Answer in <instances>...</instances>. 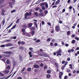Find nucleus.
<instances>
[{"mask_svg": "<svg viewBox=\"0 0 79 79\" xmlns=\"http://www.w3.org/2000/svg\"><path fill=\"white\" fill-rule=\"evenodd\" d=\"M18 44L19 45H20L21 44V41H19L18 42Z\"/></svg>", "mask_w": 79, "mask_h": 79, "instance_id": "obj_48", "label": "nucleus"}, {"mask_svg": "<svg viewBox=\"0 0 79 79\" xmlns=\"http://www.w3.org/2000/svg\"><path fill=\"white\" fill-rule=\"evenodd\" d=\"M19 49L22 50L24 49V47L20 46L19 48Z\"/></svg>", "mask_w": 79, "mask_h": 79, "instance_id": "obj_11", "label": "nucleus"}, {"mask_svg": "<svg viewBox=\"0 0 79 79\" xmlns=\"http://www.w3.org/2000/svg\"><path fill=\"white\" fill-rule=\"evenodd\" d=\"M45 5V7L46 8H48V4L47 3Z\"/></svg>", "mask_w": 79, "mask_h": 79, "instance_id": "obj_35", "label": "nucleus"}, {"mask_svg": "<svg viewBox=\"0 0 79 79\" xmlns=\"http://www.w3.org/2000/svg\"><path fill=\"white\" fill-rule=\"evenodd\" d=\"M75 42H76V40H73L72 41V42H71V43H72L73 44H74Z\"/></svg>", "mask_w": 79, "mask_h": 79, "instance_id": "obj_20", "label": "nucleus"}, {"mask_svg": "<svg viewBox=\"0 0 79 79\" xmlns=\"http://www.w3.org/2000/svg\"><path fill=\"white\" fill-rule=\"evenodd\" d=\"M9 5L11 7V8H13V5L11 2H9Z\"/></svg>", "mask_w": 79, "mask_h": 79, "instance_id": "obj_21", "label": "nucleus"}, {"mask_svg": "<svg viewBox=\"0 0 79 79\" xmlns=\"http://www.w3.org/2000/svg\"><path fill=\"white\" fill-rule=\"evenodd\" d=\"M6 47H10L9 44H6Z\"/></svg>", "mask_w": 79, "mask_h": 79, "instance_id": "obj_62", "label": "nucleus"}, {"mask_svg": "<svg viewBox=\"0 0 79 79\" xmlns=\"http://www.w3.org/2000/svg\"><path fill=\"white\" fill-rule=\"evenodd\" d=\"M22 32H25V31H26L25 30V29H23L22 30Z\"/></svg>", "mask_w": 79, "mask_h": 79, "instance_id": "obj_42", "label": "nucleus"}, {"mask_svg": "<svg viewBox=\"0 0 79 79\" xmlns=\"http://www.w3.org/2000/svg\"><path fill=\"white\" fill-rule=\"evenodd\" d=\"M62 52V51L61 49H60L56 53L57 54H60V53H61V52Z\"/></svg>", "mask_w": 79, "mask_h": 79, "instance_id": "obj_3", "label": "nucleus"}, {"mask_svg": "<svg viewBox=\"0 0 79 79\" xmlns=\"http://www.w3.org/2000/svg\"><path fill=\"white\" fill-rule=\"evenodd\" d=\"M19 60L20 61H22L23 59H22V56H20L19 57Z\"/></svg>", "mask_w": 79, "mask_h": 79, "instance_id": "obj_18", "label": "nucleus"}, {"mask_svg": "<svg viewBox=\"0 0 79 79\" xmlns=\"http://www.w3.org/2000/svg\"><path fill=\"white\" fill-rule=\"evenodd\" d=\"M21 43L23 45L24 44H25V42H23V41L22 42H21Z\"/></svg>", "mask_w": 79, "mask_h": 79, "instance_id": "obj_58", "label": "nucleus"}, {"mask_svg": "<svg viewBox=\"0 0 79 79\" xmlns=\"http://www.w3.org/2000/svg\"><path fill=\"white\" fill-rule=\"evenodd\" d=\"M55 65H56L57 66V67L58 68L59 67L58 66V63H55Z\"/></svg>", "mask_w": 79, "mask_h": 79, "instance_id": "obj_32", "label": "nucleus"}, {"mask_svg": "<svg viewBox=\"0 0 79 79\" xmlns=\"http://www.w3.org/2000/svg\"><path fill=\"white\" fill-rule=\"evenodd\" d=\"M5 19H4L3 21L2 22V24L3 26L5 24Z\"/></svg>", "mask_w": 79, "mask_h": 79, "instance_id": "obj_13", "label": "nucleus"}, {"mask_svg": "<svg viewBox=\"0 0 79 79\" xmlns=\"http://www.w3.org/2000/svg\"><path fill=\"white\" fill-rule=\"evenodd\" d=\"M9 73V71H7V70H6V71H5L4 72V73H5V74H6H6H8V73Z\"/></svg>", "mask_w": 79, "mask_h": 79, "instance_id": "obj_22", "label": "nucleus"}, {"mask_svg": "<svg viewBox=\"0 0 79 79\" xmlns=\"http://www.w3.org/2000/svg\"><path fill=\"white\" fill-rule=\"evenodd\" d=\"M19 23V19H18L16 22V24H18Z\"/></svg>", "mask_w": 79, "mask_h": 79, "instance_id": "obj_25", "label": "nucleus"}, {"mask_svg": "<svg viewBox=\"0 0 79 79\" xmlns=\"http://www.w3.org/2000/svg\"><path fill=\"white\" fill-rule=\"evenodd\" d=\"M44 13H42L40 14V15H42V16H44Z\"/></svg>", "mask_w": 79, "mask_h": 79, "instance_id": "obj_56", "label": "nucleus"}, {"mask_svg": "<svg viewBox=\"0 0 79 79\" xmlns=\"http://www.w3.org/2000/svg\"><path fill=\"white\" fill-rule=\"evenodd\" d=\"M2 13H5V10H4L3 9H2Z\"/></svg>", "mask_w": 79, "mask_h": 79, "instance_id": "obj_50", "label": "nucleus"}, {"mask_svg": "<svg viewBox=\"0 0 79 79\" xmlns=\"http://www.w3.org/2000/svg\"><path fill=\"white\" fill-rule=\"evenodd\" d=\"M65 45L66 47H68V46H69V44H65Z\"/></svg>", "mask_w": 79, "mask_h": 79, "instance_id": "obj_41", "label": "nucleus"}, {"mask_svg": "<svg viewBox=\"0 0 79 79\" xmlns=\"http://www.w3.org/2000/svg\"><path fill=\"white\" fill-rule=\"evenodd\" d=\"M68 79V76H67L66 75L64 77V79Z\"/></svg>", "mask_w": 79, "mask_h": 79, "instance_id": "obj_40", "label": "nucleus"}, {"mask_svg": "<svg viewBox=\"0 0 79 79\" xmlns=\"http://www.w3.org/2000/svg\"><path fill=\"white\" fill-rule=\"evenodd\" d=\"M3 0H1L0 1V5H1L2 3H3Z\"/></svg>", "mask_w": 79, "mask_h": 79, "instance_id": "obj_36", "label": "nucleus"}, {"mask_svg": "<svg viewBox=\"0 0 79 79\" xmlns=\"http://www.w3.org/2000/svg\"><path fill=\"white\" fill-rule=\"evenodd\" d=\"M47 42H50V38H48L47 40Z\"/></svg>", "mask_w": 79, "mask_h": 79, "instance_id": "obj_33", "label": "nucleus"}, {"mask_svg": "<svg viewBox=\"0 0 79 79\" xmlns=\"http://www.w3.org/2000/svg\"><path fill=\"white\" fill-rule=\"evenodd\" d=\"M5 47V45H1V47Z\"/></svg>", "mask_w": 79, "mask_h": 79, "instance_id": "obj_49", "label": "nucleus"}, {"mask_svg": "<svg viewBox=\"0 0 79 79\" xmlns=\"http://www.w3.org/2000/svg\"><path fill=\"white\" fill-rule=\"evenodd\" d=\"M3 53L5 54H12V52L11 51H6L3 52Z\"/></svg>", "mask_w": 79, "mask_h": 79, "instance_id": "obj_2", "label": "nucleus"}, {"mask_svg": "<svg viewBox=\"0 0 79 79\" xmlns=\"http://www.w3.org/2000/svg\"><path fill=\"white\" fill-rule=\"evenodd\" d=\"M32 24H33V23H30L28 24V27H29V28L31 27H32Z\"/></svg>", "mask_w": 79, "mask_h": 79, "instance_id": "obj_5", "label": "nucleus"}, {"mask_svg": "<svg viewBox=\"0 0 79 79\" xmlns=\"http://www.w3.org/2000/svg\"><path fill=\"white\" fill-rule=\"evenodd\" d=\"M47 2H43L42 4H40L41 6H43V5H45L47 4Z\"/></svg>", "mask_w": 79, "mask_h": 79, "instance_id": "obj_6", "label": "nucleus"}, {"mask_svg": "<svg viewBox=\"0 0 79 79\" xmlns=\"http://www.w3.org/2000/svg\"><path fill=\"white\" fill-rule=\"evenodd\" d=\"M67 35H69L70 34V31H68L67 33Z\"/></svg>", "mask_w": 79, "mask_h": 79, "instance_id": "obj_31", "label": "nucleus"}, {"mask_svg": "<svg viewBox=\"0 0 79 79\" xmlns=\"http://www.w3.org/2000/svg\"><path fill=\"white\" fill-rule=\"evenodd\" d=\"M2 60L4 61V62H5V61H6V59H5V58H4V59H2Z\"/></svg>", "mask_w": 79, "mask_h": 79, "instance_id": "obj_27", "label": "nucleus"}, {"mask_svg": "<svg viewBox=\"0 0 79 79\" xmlns=\"http://www.w3.org/2000/svg\"><path fill=\"white\" fill-rule=\"evenodd\" d=\"M12 25H13V23H11L10 25L8 26L6 28V30L7 29H8V28H9V27H11V26H12Z\"/></svg>", "mask_w": 79, "mask_h": 79, "instance_id": "obj_8", "label": "nucleus"}, {"mask_svg": "<svg viewBox=\"0 0 79 79\" xmlns=\"http://www.w3.org/2000/svg\"><path fill=\"white\" fill-rule=\"evenodd\" d=\"M29 11L31 13L33 11V10H32V9H30V10Z\"/></svg>", "mask_w": 79, "mask_h": 79, "instance_id": "obj_60", "label": "nucleus"}, {"mask_svg": "<svg viewBox=\"0 0 79 79\" xmlns=\"http://www.w3.org/2000/svg\"><path fill=\"white\" fill-rule=\"evenodd\" d=\"M31 30H32V31H34V30H35V28L34 27H32L31 28Z\"/></svg>", "mask_w": 79, "mask_h": 79, "instance_id": "obj_28", "label": "nucleus"}, {"mask_svg": "<svg viewBox=\"0 0 79 79\" xmlns=\"http://www.w3.org/2000/svg\"><path fill=\"white\" fill-rule=\"evenodd\" d=\"M34 15L36 16H39V15H38V13L37 12H35L34 13Z\"/></svg>", "mask_w": 79, "mask_h": 79, "instance_id": "obj_10", "label": "nucleus"}, {"mask_svg": "<svg viewBox=\"0 0 79 79\" xmlns=\"http://www.w3.org/2000/svg\"><path fill=\"white\" fill-rule=\"evenodd\" d=\"M40 66L41 67H43V66H44V64L42 63L41 64Z\"/></svg>", "mask_w": 79, "mask_h": 79, "instance_id": "obj_52", "label": "nucleus"}, {"mask_svg": "<svg viewBox=\"0 0 79 79\" xmlns=\"http://www.w3.org/2000/svg\"><path fill=\"white\" fill-rule=\"evenodd\" d=\"M29 49L30 50L31 52H34L33 50V48H29Z\"/></svg>", "mask_w": 79, "mask_h": 79, "instance_id": "obj_19", "label": "nucleus"}, {"mask_svg": "<svg viewBox=\"0 0 79 79\" xmlns=\"http://www.w3.org/2000/svg\"><path fill=\"white\" fill-rule=\"evenodd\" d=\"M16 10L15 9H14V10H12V11H11V12L12 13H15V12H16Z\"/></svg>", "mask_w": 79, "mask_h": 79, "instance_id": "obj_24", "label": "nucleus"}, {"mask_svg": "<svg viewBox=\"0 0 79 79\" xmlns=\"http://www.w3.org/2000/svg\"><path fill=\"white\" fill-rule=\"evenodd\" d=\"M11 41V40H6V42H9Z\"/></svg>", "mask_w": 79, "mask_h": 79, "instance_id": "obj_53", "label": "nucleus"}, {"mask_svg": "<svg viewBox=\"0 0 79 79\" xmlns=\"http://www.w3.org/2000/svg\"><path fill=\"white\" fill-rule=\"evenodd\" d=\"M23 28H25V27H26V25H24L22 26Z\"/></svg>", "mask_w": 79, "mask_h": 79, "instance_id": "obj_38", "label": "nucleus"}, {"mask_svg": "<svg viewBox=\"0 0 79 79\" xmlns=\"http://www.w3.org/2000/svg\"><path fill=\"white\" fill-rule=\"evenodd\" d=\"M47 69V66H45L44 67V69Z\"/></svg>", "mask_w": 79, "mask_h": 79, "instance_id": "obj_59", "label": "nucleus"}, {"mask_svg": "<svg viewBox=\"0 0 79 79\" xmlns=\"http://www.w3.org/2000/svg\"><path fill=\"white\" fill-rule=\"evenodd\" d=\"M64 63H65V61H64V60L62 62V64H64Z\"/></svg>", "mask_w": 79, "mask_h": 79, "instance_id": "obj_61", "label": "nucleus"}, {"mask_svg": "<svg viewBox=\"0 0 79 79\" xmlns=\"http://www.w3.org/2000/svg\"><path fill=\"white\" fill-rule=\"evenodd\" d=\"M12 63L13 64V65L14 66H16V62L15 61H13L12 62Z\"/></svg>", "mask_w": 79, "mask_h": 79, "instance_id": "obj_7", "label": "nucleus"}, {"mask_svg": "<svg viewBox=\"0 0 79 79\" xmlns=\"http://www.w3.org/2000/svg\"><path fill=\"white\" fill-rule=\"evenodd\" d=\"M34 33H35V31H33L31 32V34L32 35H34Z\"/></svg>", "mask_w": 79, "mask_h": 79, "instance_id": "obj_29", "label": "nucleus"}, {"mask_svg": "<svg viewBox=\"0 0 79 79\" xmlns=\"http://www.w3.org/2000/svg\"><path fill=\"white\" fill-rule=\"evenodd\" d=\"M11 76V74H10V75L7 77L5 79H8V78H9V77H10Z\"/></svg>", "mask_w": 79, "mask_h": 79, "instance_id": "obj_45", "label": "nucleus"}, {"mask_svg": "<svg viewBox=\"0 0 79 79\" xmlns=\"http://www.w3.org/2000/svg\"><path fill=\"white\" fill-rule=\"evenodd\" d=\"M0 75H1V76H4V74L1 73H0Z\"/></svg>", "mask_w": 79, "mask_h": 79, "instance_id": "obj_57", "label": "nucleus"}, {"mask_svg": "<svg viewBox=\"0 0 79 79\" xmlns=\"http://www.w3.org/2000/svg\"><path fill=\"white\" fill-rule=\"evenodd\" d=\"M10 68V66L9 65L7 67V69H9Z\"/></svg>", "mask_w": 79, "mask_h": 79, "instance_id": "obj_44", "label": "nucleus"}, {"mask_svg": "<svg viewBox=\"0 0 79 79\" xmlns=\"http://www.w3.org/2000/svg\"><path fill=\"white\" fill-rule=\"evenodd\" d=\"M56 31H58L60 30V27H59L56 26Z\"/></svg>", "mask_w": 79, "mask_h": 79, "instance_id": "obj_9", "label": "nucleus"}, {"mask_svg": "<svg viewBox=\"0 0 79 79\" xmlns=\"http://www.w3.org/2000/svg\"><path fill=\"white\" fill-rule=\"evenodd\" d=\"M16 24H15V25L13 26V27L11 28V29H15V27H16Z\"/></svg>", "mask_w": 79, "mask_h": 79, "instance_id": "obj_12", "label": "nucleus"}, {"mask_svg": "<svg viewBox=\"0 0 79 79\" xmlns=\"http://www.w3.org/2000/svg\"><path fill=\"white\" fill-rule=\"evenodd\" d=\"M32 13L31 12H27L24 15L25 18H27V16H31V15Z\"/></svg>", "mask_w": 79, "mask_h": 79, "instance_id": "obj_1", "label": "nucleus"}, {"mask_svg": "<svg viewBox=\"0 0 79 79\" xmlns=\"http://www.w3.org/2000/svg\"><path fill=\"white\" fill-rule=\"evenodd\" d=\"M42 25H44V24H45V22H44V21H42Z\"/></svg>", "mask_w": 79, "mask_h": 79, "instance_id": "obj_55", "label": "nucleus"}, {"mask_svg": "<svg viewBox=\"0 0 79 79\" xmlns=\"http://www.w3.org/2000/svg\"><path fill=\"white\" fill-rule=\"evenodd\" d=\"M18 79H22V78L20 77H18Z\"/></svg>", "mask_w": 79, "mask_h": 79, "instance_id": "obj_64", "label": "nucleus"}, {"mask_svg": "<svg viewBox=\"0 0 79 79\" xmlns=\"http://www.w3.org/2000/svg\"><path fill=\"white\" fill-rule=\"evenodd\" d=\"M0 6L1 8H3V7H4V6H5V4L2 5Z\"/></svg>", "mask_w": 79, "mask_h": 79, "instance_id": "obj_37", "label": "nucleus"}, {"mask_svg": "<svg viewBox=\"0 0 79 79\" xmlns=\"http://www.w3.org/2000/svg\"><path fill=\"white\" fill-rule=\"evenodd\" d=\"M47 24H48V25H49V26H51V23H47Z\"/></svg>", "mask_w": 79, "mask_h": 79, "instance_id": "obj_51", "label": "nucleus"}, {"mask_svg": "<svg viewBox=\"0 0 79 79\" xmlns=\"http://www.w3.org/2000/svg\"><path fill=\"white\" fill-rule=\"evenodd\" d=\"M34 72H35V73H37V72H38V71L37 70V69H35L34 70Z\"/></svg>", "mask_w": 79, "mask_h": 79, "instance_id": "obj_34", "label": "nucleus"}, {"mask_svg": "<svg viewBox=\"0 0 79 79\" xmlns=\"http://www.w3.org/2000/svg\"><path fill=\"white\" fill-rule=\"evenodd\" d=\"M44 13H45V14H47L48 13V11H45L44 12Z\"/></svg>", "mask_w": 79, "mask_h": 79, "instance_id": "obj_43", "label": "nucleus"}, {"mask_svg": "<svg viewBox=\"0 0 79 79\" xmlns=\"http://www.w3.org/2000/svg\"><path fill=\"white\" fill-rule=\"evenodd\" d=\"M65 66H62L61 68V69L63 70L64 69V68L65 67Z\"/></svg>", "mask_w": 79, "mask_h": 79, "instance_id": "obj_30", "label": "nucleus"}, {"mask_svg": "<svg viewBox=\"0 0 79 79\" xmlns=\"http://www.w3.org/2000/svg\"><path fill=\"white\" fill-rule=\"evenodd\" d=\"M46 77L47 78H50L51 77V76L50 74H48L47 75Z\"/></svg>", "mask_w": 79, "mask_h": 79, "instance_id": "obj_15", "label": "nucleus"}, {"mask_svg": "<svg viewBox=\"0 0 79 79\" xmlns=\"http://www.w3.org/2000/svg\"><path fill=\"white\" fill-rule=\"evenodd\" d=\"M57 7V6H52L53 8H56Z\"/></svg>", "mask_w": 79, "mask_h": 79, "instance_id": "obj_54", "label": "nucleus"}, {"mask_svg": "<svg viewBox=\"0 0 79 79\" xmlns=\"http://www.w3.org/2000/svg\"><path fill=\"white\" fill-rule=\"evenodd\" d=\"M75 39H76V40H79V38H78V37H75Z\"/></svg>", "mask_w": 79, "mask_h": 79, "instance_id": "obj_47", "label": "nucleus"}, {"mask_svg": "<svg viewBox=\"0 0 79 79\" xmlns=\"http://www.w3.org/2000/svg\"><path fill=\"white\" fill-rule=\"evenodd\" d=\"M55 1L52 4V5L51 6H53V5H55Z\"/></svg>", "mask_w": 79, "mask_h": 79, "instance_id": "obj_46", "label": "nucleus"}, {"mask_svg": "<svg viewBox=\"0 0 79 79\" xmlns=\"http://www.w3.org/2000/svg\"><path fill=\"white\" fill-rule=\"evenodd\" d=\"M40 42V40H37L35 41L36 42Z\"/></svg>", "mask_w": 79, "mask_h": 79, "instance_id": "obj_39", "label": "nucleus"}, {"mask_svg": "<svg viewBox=\"0 0 79 79\" xmlns=\"http://www.w3.org/2000/svg\"><path fill=\"white\" fill-rule=\"evenodd\" d=\"M60 3V0H58L56 2V5H58Z\"/></svg>", "mask_w": 79, "mask_h": 79, "instance_id": "obj_23", "label": "nucleus"}, {"mask_svg": "<svg viewBox=\"0 0 79 79\" xmlns=\"http://www.w3.org/2000/svg\"><path fill=\"white\" fill-rule=\"evenodd\" d=\"M34 67L35 68H39V66L37 64H35L34 65Z\"/></svg>", "mask_w": 79, "mask_h": 79, "instance_id": "obj_4", "label": "nucleus"}, {"mask_svg": "<svg viewBox=\"0 0 79 79\" xmlns=\"http://www.w3.org/2000/svg\"><path fill=\"white\" fill-rule=\"evenodd\" d=\"M51 70H48L47 71V73H48V74H50V73H51Z\"/></svg>", "mask_w": 79, "mask_h": 79, "instance_id": "obj_16", "label": "nucleus"}, {"mask_svg": "<svg viewBox=\"0 0 79 79\" xmlns=\"http://www.w3.org/2000/svg\"><path fill=\"white\" fill-rule=\"evenodd\" d=\"M27 70L29 72H30V71H31V68L29 67L28 68H27Z\"/></svg>", "mask_w": 79, "mask_h": 79, "instance_id": "obj_14", "label": "nucleus"}, {"mask_svg": "<svg viewBox=\"0 0 79 79\" xmlns=\"http://www.w3.org/2000/svg\"><path fill=\"white\" fill-rule=\"evenodd\" d=\"M39 11H40V13H42V12L43 11V10H41V9Z\"/></svg>", "mask_w": 79, "mask_h": 79, "instance_id": "obj_63", "label": "nucleus"}, {"mask_svg": "<svg viewBox=\"0 0 79 79\" xmlns=\"http://www.w3.org/2000/svg\"><path fill=\"white\" fill-rule=\"evenodd\" d=\"M42 8L43 10H45V6H42Z\"/></svg>", "mask_w": 79, "mask_h": 79, "instance_id": "obj_17", "label": "nucleus"}, {"mask_svg": "<svg viewBox=\"0 0 79 79\" xmlns=\"http://www.w3.org/2000/svg\"><path fill=\"white\" fill-rule=\"evenodd\" d=\"M7 64H10V61L8 60H7L6 61Z\"/></svg>", "mask_w": 79, "mask_h": 79, "instance_id": "obj_26", "label": "nucleus"}]
</instances>
